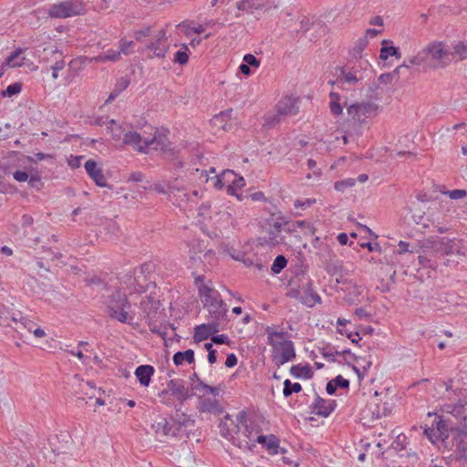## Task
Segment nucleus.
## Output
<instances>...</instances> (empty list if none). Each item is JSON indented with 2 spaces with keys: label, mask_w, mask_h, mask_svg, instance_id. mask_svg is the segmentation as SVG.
<instances>
[{
  "label": "nucleus",
  "mask_w": 467,
  "mask_h": 467,
  "mask_svg": "<svg viewBox=\"0 0 467 467\" xmlns=\"http://www.w3.org/2000/svg\"><path fill=\"white\" fill-rule=\"evenodd\" d=\"M320 260L328 275H335L342 271V263L336 259V254L333 251H331L330 254L324 255Z\"/></svg>",
  "instance_id": "nucleus-21"
},
{
  "label": "nucleus",
  "mask_w": 467,
  "mask_h": 467,
  "mask_svg": "<svg viewBox=\"0 0 467 467\" xmlns=\"http://www.w3.org/2000/svg\"><path fill=\"white\" fill-rule=\"evenodd\" d=\"M87 13L86 5L82 0H67L51 5L48 16L53 18H67Z\"/></svg>",
  "instance_id": "nucleus-3"
},
{
  "label": "nucleus",
  "mask_w": 467,
  "mask_h": 467,
  "mask_svg": "<svg viewBox=\"0 0 467 467\" xmlns=\"http://www.w3.org/2000/svg\"><path fill=\"white\" fill-rule=\"evenodd\" d=\"M407 437L403 434L398 435L396 440L391 444V447L397 451H402L405 449V441Z\"/></svg>",
  "instance_id": "nucleus-54"
},
{
  "label": "nucleus",
  "mask_w": 467,
  "mask_h": 467,
  "mask_svg": "<svg viewBox=\"0 0 467 467\" xmlns=\"http://www.w3.org/2000/svg\"><path fill=\"white\" fill-rule=\"evenodd\" d=\"M155 369L150 365H140L135 370V376L140 385L148 387Z\"/></svg>",
  "instance_id": "nucleus-25"
},
{
  "label": "nucleus",
  "mask_w": 467,
  "mask_h": 467,
  "mask_svg": "<svg viewBox=\"0 0 467 467\" xmlns=\"http://www.w3.org/2000/svg\"><path fill=\"white\" fill-rule=\"evenodd\" d=\"M283 117L279 115V113L276 111L275 114L268 115L265 119V126L268 128H273L275 125H277L281 120Z\"/></svg>",
  "instance_id": "nucleus-50"
},
{
  "label": "nucleus",
  "mask_w": 467,
  "mask_h": 467,
  "mask_svg": "<svg viewBox=\"0 0 467 467\" xmlns=\"http://www.w3.org/2000/svg\"><path fill=\"white\" fill-rule=\"evenodd\" d=\"M300 301L308 307H313L316 304L321 303V297L314 290L313 281L311 279H308L306 284L304 285Z\"/></svg>",
  "instance_id": "nucleus-19"
},
{
  "label": "nucleus",
  "mask_w": 467,
  "mask_h": 467,
  "mask_svg": "<svg viewBox=\"0 0 467 467\" xmlns=\"http://www.w3.org/2000/svg\"><path fill=\"white\" fill-rule=\"evenodd\" d=\"M172 360L176 366L182 365L183 361L192 364L194 362V351L192 349L178 351L173 355Z\"/></svg>",
  "instance_id": "nucleus-31"
},
{
  "label": "nucleus",
  "mask_w": 467,
  "mask_h": 467,
  "mask_svg": "<svg viewBox=\"0 0 467 467\" xmlns=\"http://www.w3.org/2000/svg\"><path fill=\"white\" fill-rule=\"evenodd\" d=\"M169 391H171V395L177 399L180 402V407L183 404L185 400L192 398L194 393L189 390L182 379H171L168 381Z\"/></svg>",
  "instance_id": "nucleus-12"
},
{
  "label": "nucleus",
  "mask_w": 467,
  "mask_h": 467,
  "mask_svg": "<svg viewBox=\"0 0 467 467\" xmlns=\"http://www.w3.org/2000/svg\"><path fill=\"white\" fill-rule=\"evenodd\" d=\"M427 54L425 53V48H423L420 52H419L415 57H411L408 61L409 67L410 65L421 66L427 63ZM404 64L407 65L405 62Z\"/></svg>",
  "instance_id": "nucleus-46"
},
{
  "label": "nucleus",
  "mask_w": 467,
  "mask_h": 467,
  "mask_svg": "<svg viewBox=\"0 0 467 467\" xmlns=\"http://www.w3.org/2000/svg\"><path fill=\"white\" fill-rule=\"evenodd\" d=\"M219 429H220V433L223 438L230 440L233 437L232 431H231L226 421L222 420L219 424Z\"/></svg>",
  "instance_id": "nucleus-57"
},
{
  "label": "nucleus",
  "mask_w": 467,
  "mask_h": 467,
  "mask_svg": "<svg viewBox=\"0 0 467 467\" xmlns=\"http://www.w3.org/2000/svg\"><path fill=\"white\" fill-rule=\"evenodd\" d=\"M337 402L334 400H324L318 395L316 397L315 402L311 405V413L317 414L318 416L327 418L336 409Z\"/></svg>",
  "instance_id": "nucleus-14"
},
{
  "label": "nucleus",
  "mask_w": 467,
  "mask_h": 467,
  "mask_svg": "<svg viewBox=\"0 0 467 467\" xmlns=\"http://www.w3.org/2000/svg\"><path fill=\"white\" fill-rule=\"evenodd\" d=\"M164 154V158L169 161H176L174 166L176 168H182L183 161L179 160V150L175 148H171V146L167 147L165 150H161Z\"/></svg>",
  "instance_id": "nucleus-37"
},
{
  "label": "nucleus",
  "mask_w": 467,
  "mask_h": 467,
  "mask_svg": "<svg viewBox=\"0 0 467 467\" xmlns=\"http://www.w3.org/2000/svg\"><path fill=\"white\" fill-rule=\"evenodd\" d=\"M105 304L108 307V315L110 318L121 323H130L132 317L129 315L131 305L127 296L119 290H115L108 296Z\"/></svg>",
  "instance_id": "nucleus-1"
},
{
  "label": "nucleus",
  "mask_w": 467,
  "mask_h": 467,
  "mask_svg": "<svg viewBox=\"0 0 467 467\" xmlns=\"http://www.w3.org/2000/svg\"><path fill=\"white\" fill-rule=\"evenodd\" d=\"M312 244L316 249L319 250L317 254H319L320 259L323 258L324 255L331 254L332 249L330 246L325 244L318 236L312 241Z\"/></svg>",
  "instance_id": "nucleus-40"
},
{
  "label": "nucleus",
  "mask_w": 467,
  "mask_h": 467,
  "mask_svg": "<svg viewBox=\"0 0 467 467\" xmlns=\"http://www.w3.org/2000/svg\"><path fill=\"white\" fill-rule=\"evenodd\" d=\"M182 408L175 406V413L171 419L177 424L178 434L183 432L187 439L200 441L201 431L196 427L195 420L192 415L181 412Z\"/></svg>",
  "instance_id": "nucleus-4"
},
{
  "label": "nucleus",
  "mask_w": 467,
  "mask_h": 467,
  "mask_svg": "<svg viewBox=\"0 0 467 467\" xmlns=\"http://www.w3.org/2000/svg\"><path fill=\"white\" fill-rule=\"evenodd\" d=\"M22 90V83L15 82L9 85L5 90L2 91L1 95L3 98H11L15 95H17Z\"/></svg>",
  "instance_id": "nucleus-45"
},
{
  "label": "nucleus",
  "mask_w": 467,
  "mask_h": 467,
  "mask_svg": "<svg viewBox=\"0 0 467 467\" xmlns=\"http://www.w3.org/2000/svg\"><path fill=\"white\" fill-rule=\"evenodd\" d=\"M347 106L348 116L354 122L363 123L366 119L372 117L376 114L379 106L372 102L354 103L348 106L347 101H344Z\"/></svg>",
  "instance_id": "nucleus-6"
},
{
  "label": "nucleus",
  "mask_w": 467,
  "mask_h": 467,
  "mask_svg": "<svg viewBox=\"0 0 467 467\" xmlns=\"http://www.w3.org/2000/svg\"><path fill=\"white\" fill-rule=\"evenodd\" d=\"M453 431L455 434L452 437L451 447H455L456 460L461 463H467V416H464V424L461 426V430Z\"/></svg>",
  "instance_id": "nucleus-8"
},
{
  "label": "nucleus",
  "mask_w": 467,
  "mask_h": 467,
  "mask_svg": "<svg viewBox=\"0 0 467 467\" xmlns=\"http://www.w3.org/2000/svg\"><path fill=\"white\" fill-rule=\"evenodd\" d=\"M20 324L29 332H32L33 329L36 327V324L35 322L25 317H22L20 318Z\"/></svg>",
  "instance_id": "nucleus-64"
},
{
  "label": "nucleus",
  "mask_w": 467,
  "mask_h": 467,
  "mask_svg": "<svg viewBox=\"0 0 467 467\" xmlns=\"http://www.w3.org/2000/svg\"><path fill=\"white\" fill-rule=\"evenodd\" d=\"M197 409L201 412H208L215 415H220L223 412V409L219 404L218 400L211 398L200 399Z\"/></svg>",
  "instance_id": "nucleus-22"
},
{
  "label": "nucleus",
  "mask_w": 467,
  "mask_h": 467,
  "mask_svg": "<svg viewBox=\"0 0 467 467\" xmlns=\"http://www.w3.org/2000/svg\"><path fill=\"white\" fill-rule=\"evenodd\" d=\"M170 131L167 129H162L161 130H156L152 138H149L150 146L156 144L155 150L160 149L165 150L167 147L171 146V141L168 138Z\"/></svg>",
  "instance_id": "nucleus-24"
},
{
  "label": "nucleus",
  "mask_w": 467,
  "mask_h": 467,
  "mask_svg": "<svg viewBox=\"0 0 467 467\" xmlns=\"http://www.w3.org/2000/svg\"><path fill=\"white\" fill-rule=\"evenodd\" d=\"M273 348V362L276 366L284 365L286 362L292 361L296 358V351L294 342L291 340H283L275 343V348Z\"/></svg>",
  "instance_id": "nucleus-7"
},
{
  "label": "nucleus",
  "mask_w": 467,
  "mask_h": 467,
  "mask_svg": "<svg viewBox=\"0 0 467 467\" xmlns=\"http://www.w3.org/2000/svg\"><path fill=\"white\" fill-rule=\"evenodd\" d=\"M220 330L218 320H213L208 324H202L195 327L193 339L195 342H201L213 336Z\"/></svg>",
  "instance_id": "nucleus-16"
},
{
  "label": "nucleus",
  "mask_w": 467,
  "mask_h": 467,
  "mask_svg": "<svg viewBox=\"0 0 467 467\" xmlns=\"http://www.w3.org/2000/svg\"><path fill=\"white\" fill-rule=\"evenodd\" d=\"M52 55L56 59V62L50 67L52 71H59L63 69L65 67V61L63 59L62 53L56 49L52 51Z\"/></svg>",
  "instance_id": "nucleus-48"
},
{
  "label": "nucleus",
  "mask_w": 467,
  "mask_h": 467,
  "mask_svg": "<svg viewBox=\"0 0 467 467\" xmlns=\"http://www.w3.org/2000/svg\"><path fill=\"white\" fill-rule=\"evenodd\" d=\"M355 185V180L354 179H348L345 181H339L336 182L334 184V187L338 192L345 191L346 188L352 187Z\"/></svg>",
  "instance_id": "nucleus-53"
},
{
  "label": "nucleus",
  "mask_w": 467,
  "mask_h": 467,
  "mask_svg": "<svg viewBox=\"0 0 467 467\" xmlns=\"http://www.w3.org/2000/svg\"><path fill=\"white\" fill-rule=\"evenodd\" d=\"M226 175H232L234 177L236 176V174L233 171H224L222 175L217 176L216 182L214 183L215 188L222 189L224 186L223 180Z\"/></svg>",
  "instance_id": "nucleus-58"
},
{
  "label": "nucleus",
  "mask_w": 467,
  "mask_h": 467,
  "mask_svg": "<svg viewBox=\"0 0 467 467\" xmlns=\"http://www.w3.org/2000/svg\"><path fill=\"white\" fill-rule=\"evenodd\" d=\"M211 340L213 344L220 345V344H229L230 340L226 335L221 334V335H213L211 337Z\"/></svg>",
  "instance_id": "nucleus-62"
},
{
  "label": "nucleus",
  "mask_w": 467,
  "mask_h": 467,
  "mask_svg": "<svg viewBox=\"0 0 467 467\" xmlns=\"http://www.w3.org/2000/svg\"><path fill=\"white\" fill-rule=\"evenodd\" d=\"M409 68V66L406 64H402L398 66L392 73H383L379 77V81L383 84H388L392 81V79L396 77L399 79V75L402 69Z\"/></svg>",
  "instance_id": "nucleus-36"
},
{
  "label": "nucleus",
  "mask_w": 467,
  "mask_h": 467,
  "mask_svg": "<svg viewBox=\"0 0 467 467\" xmlns=\"http://www.w3.org/2000/svg\"><path fill=\"white\" fill-rule=\"evenodd\" d=\"M24 52L21 47H18L5 59V65L10 67H21L23 65L24 58L19 60L20 55Z\"/></svg>",
  "instance_id": "nucleus-39"
},
{
  "label": "nucleus",
  "mask_w": 467,
  "mask_h": 467,
  "mask_svg": "<svg viewBox=\"0 0 467 467\" xmlns=\"http://www.w3.org/2000/svg\"><path fill=\"white\" fill-rule=\"evenodd\" d=\"M290 373L296 378L311 379L313 377V370L311 367L306 364L305 366L294 365L290 368Z\"/></svg>",
  "instance_id": "nucleus-33"
},
{
  "label": "nucleus",
  "mask_w": 467,
  "mask_h": 467,
  "mask_svg": "<svg viewBox=\"0 0 467 467\" xmlns=\"http://www.w3.org/2000/svg\"><path fill=\"white\" fill-rule=\"evenodd\" d=\"M120 58V52L115 50H109L106 53L99 55L95 57L96 61L106 62V61H117Z\"/></svg>",
  "instance_id": "nucleus-44"
},
{
  "label": "nucleus",
  "mask_w": 467,
  "mask_h": 467,
  "mask_svg": "<svg viewBox=\"0 0 467 467\" xmlns=\"http://www.w3.org/2000/svg\"><path fill=\"white\" fill-rule=\"evenodd\" d=\"M28 184L31 188L40 190L43 185V182H41L40 176L31 175V177L28 179Z\"/></svg>",
  "instance_id": "nucleus-61"
},
{
  "label": "nucleus",
  "mask_w": 467,
  "mask_h": 467,
  "mask_svg": "<svg viewBox=\"0 0 467 467\" xmlns=\"http://www.w3.org/2000/svg\"><path fill=\"white\" fill-rule=\"evenodd\" d=\"M199 296L203 298V302L206 301V299L211 298L213 296L216 295L218 291H215L214 289L211 288L209 285L205 284H200L198 287Z\"/></svg>",
  "instance_id": "nucleus-47"
},
{
  "label": "nucleus",
  "mask_w": 467,
  "mask_h": 467,
  "mask_svg": "<svg viewBox=\"0 0 467 467\" xmlns=\"http://www.w3.org/2000/svg\"><path fill=\"white\" fill-rule=\"evenodd\" d=\"M232 112L233 109H229L214 115L211 119V125L224 131L231 130L233 127L232 122H230Z\"/></svg>",
  "instance_id": "nucleus-20"
},
{
  "label": "nucleus",
  "mask_w": 467,
  "mask_h": 467,
  "mask_svg": "<svg viewBox=\"0 0 467 467\" xmlns=\"http://www.w3.org/2000/svg\"><path fill=\"white\" fill-rule=\"evenodd\" d=\"M337 333H339L341 335H346V337L348 338H349L351 340V342L354 344H358V341L361 339V337H359V331H358V330L355 332H351V331L344 330L342 328H337Z\"/></svg>",
  "instance_id": "nucleus-51"
},
{
  "label": "nucleus",
  "mask_w": 467,
  "mask_h": 467,
  "mask_svg": "<svg viewBox=\"0 0 467 467\" xmlns=\"http://www.w3.org/2000/svg\"><path fill=\"white\" fill-rule=\"evenodd\" d=\"M146 49L152 50L153 55L157 57L162 58L165 57L169 47L165 46L164 43L151 41L146 46Z\"/></svg>",
  "instance_id": "nucleus-34"
},
{
  "label": "nucleus",
  "mask_w": 467,
  "mask_h": 467,
  "mask_svg": "<svg viewBox=\"0 0 467 467\" xmlns=\"http://www.w3.org/2000/svg\"><path fill=\"white\" fill-rule=\"evenodd\" d=\"M183 50H179L174 54L173 61L174 63H178L179 65H186L189 61V54H188V47L183 44L182 45Z\"/></svg>",
  "instance_id": "nucleus-43"
},
{
  "label": "nucleus",
  "mask_w": 467,
  "mask_h": 467,
  "mask_svg": "<svg viewBox=\"0 0 467 467\" xmlns=\"http://www.w3.org/2000/svg\"><path fill=\"white\" fill-rule=\"evenodd\" d=\"M297 102L296 99L285 97L277 103L275 109L283 118L294 116L298 113L299 107Z\"/></svg>",
  "instance_id": "nucleus-18"
},
{
  "label": "nucleus",
  "mask_w": 467,
  "mask_h": 467,
  "mask_svg": "<svg viewBox=\"0 0 467 467\" xmlns=\"http://www.w3.org/2000/svg\"><path fill=\"white\" fill-rule=\"evenodd\" d=\"M151 35V26H146L143 29L136 30L133 33V36L138 42H141L144 37Z\"/></svg>",
  "instance_id": "nucleus-52"
},
{
  "label": "nucleus",
  "mask_w": 467,
  "mask_h": 467,
  "mask_svg": "<svg viewBox=\"0 0 467 467\" xmlns=\"http://www.w3.org/2000/svg\"><path fill=\"white\" fill-rule=\"evenodd\" d=\"M286 265L287 259L285 258V256L283 254H279L275 258L274 263L272 264L271 266V271L274 274H279L284 268H285Z\"/></svg>",
  "instance_id": "nucleus-42"
},
{
  "label": "nucleus",
  "mask_w": 467,
  "mask_h": 467,
  "mask_svg": "<svg viewBox=\"0 0 467 467\" xmlns=\"http://www.w3.org/2000/svg\"><path fill=\"white\" fill-rule=\"evenodd\" d=\"M340 74L337 76L336 81H329L328 83L331 85L334 84H343V83H348V84H355L358 81V78L356 77V75L352 72H347L345 67H341Z\"/></svg>",
  "instance_id": "nucleus-32"
},
{
  "label": "nucleus",
  "mask_w": 467,
  "mask_h": 467,
  "mask_svg": "<svg viewBox=\"0 0 467 467\" xmlns=\"http://www.w3.org/2000/svg\"><path fill=\"white\" fill-rule=\"evenodd\" d=\"M301 390L302 386L299 383H292L289 379L284 381L283 394L285 398L291 396L293 393H298Z\"/></svg>",
  "instance_id": "nucleus-41"
},
{
  "label": "nucleus",
  "mask_w": 467,
  "mask_h": 467,
  "mask_svg": "<svg viewBox=\"0 0 467 467\" xmlns=\"http://www.w3.org/2000/svg\"><path fill=\"white\" fill-rule=\"evenodd\" d=\"M85 170L88 176L95 182L99 187L109 186L106 182V178L103 174L102 169L98 166L96 161L89 159L86 161Z\"/></svg>",
  "instance_id": "nucleus-17"
},
{
  "label": "nucleus",
  "mask_w": 467,
  "mask_h": 467,
  "mask_svg": "<svg viewBox=\"0 0 467 467\" xmlns=\"http://www.w3.org/2000/svg\"><path fill=\"white\" fill-rule=\"evenodd\" d=\"M445 238L439 236H430L421 242L420 247L424 252H431L434 254H441L442 241Z\"/></svg>",
  "instance_id": "nucleus-26"
},
{
  "label": "nucleus",
  "mask_w": 467,
  "mask_h": 467,
  "mask_svg": "<svg viewBox=\"0 0 467 467\" xmlns=\"http://www.w3.org/2000/svg\"><path fill=\"white\" fill-rule=\"evenodd\" d=\"M244 62L246 65H248L250 67H253L257 68L260 66V60L258 58H256V57L254 56L253 54L244 55Z\"/></svg>",
  "instance_id": "nucleus-55"
},
{
  "label": "nucleus",
  "mask_w": 467,
  "mask_h": 467,
  "mask_svg": "<svg viewBox=\"0 0 467 467\" xmlns=\"http://www.w3.org/2000/svg\"><path fill=\"white\" fill-rule=\"evenodd\" d=\"M130 84V80L127 77H122L117 81L115 87L118 88V90L122 92L129 87Z\"/></svg>",
  "instance_id": "nucleus-63"
},
{
  "label": "nucleus",
  "mask_w": 467,
  "mask_h": 467,
  "mask_svg": "<svg viewBox=\"0 0 467 467\" xmlns=\"http://www.w3.org/2000/svg\"><path fill=\"white\" fill-rule=\"evenodd\" d=\"M72 387L74 388V394L78 400H85V397L92 399L95 397L96 387L92 381H84L80 379L78 375L73 378Z\"/></svg>",
  "instance_id": "nucleus-11"
},
{
  "label": "nucleus",
  "mask_w": 467,
  "mask_h": 467,
  "mask_svg": "<svg viewBox=\"0 0 467 467\" xmlns=\"http://www.w3.org/2000/svg\"><path fill=\"white\" fill-rule=\"evenodd\" d=\"M156 431L161 432L163 435H171V436H177V424L170 420L163 418L161 421H159L156 425Z\"/></svg>",
  "instance_id": "nucleus-28"
},
{
  "label": "nucleus",
  "mask_w": 467,
  "mask_h": 467,
  "mask_svg": "<svg viewBox=\"0 0 467 467\" xmlns=\"http://www.w3.org/2000/svg\"><path fill=\"white\" fill-rule=\"evenodd\" d=\"M368 44L367 36L359 37L353 47L352 50L350 51L351 56L354 58H361V54L364 51V49L367 47Z\"/></svg>",
  "instance_id": "nucleus-38"
},
{
  "label": "nucleus",
  "mask_w": 467,
  "mask_h": 467,
  "mask_svg": "<svg viewBox=\"0 0 467 467\" xmlns=\"http://www.w3.org/2000/svg\"><path fill=\"white\" fill-rule=\"evenodd\" d=\"M425 53L432 61V64L428 65L432 68H444L451 62V57H452V54L449 49L445 48L443 42L435 41L431 43L425 47Z\"/></svg>",
  "instance_id": "nucleus-5"
},
{
  "label": "nucleus",
  "mask_w": 467,
  "mask_h": 467,
  "mask_svg": "<svg viewBox=\"0 0 467 467\" xmlns=\"http://www.w3.org/2000/svg\"><path fill=\"white\" fill-rule=\"evenodd\" d=\"M284 224V216L280 212L271 213L269 217L265 220V226L267 227V236L261 237L259 240L261 244L269 246H276L282 241L283 237L280 235Z\"/></svg>",
  "instance_id": "nucleus-2"
},
{
  "label": "nucleus",
  "mask_w": 467,
  "mask_h": 467,
  "mask_svg": "<svg viewBox=\"0 0 467 467\" xmlns=\"http://www.w3.org/2000/svg\"><path fill=\"white\" fill-rule=\"evenodd\" d=\"M389 44H392V42L387 39L382 40L379 58L381 60H387L389 57H395L400 59L401 57V53L399 48L392 45L389 46Z\"/></svg>",
  "instance_id": "nucleus-29"
},
{
  "label": "nucleus",
  "mask_w": 467,
  "mask_h": 467,
  "mask_svg": "<svg viewBox=\"0 0 467 467\" xmlns=\"http://www.w3.org/2000/svg\"><path fill=\"white\" fill-rule=\"evenodd\" d=\"M278 4L275 0H241L236 3V8L239 11L252 15L254 10H263L265 12L276 8Z\"/></svg>",
  "instance_id": "nucleus-9"
},
{
  "label": "nucleus",
  "mask_w": 467,
  "mask_h": 467,
  "mask_svg": "<svg viewBox=\"0 0 467 467\" xmlns=\"http://www.w3.org/2000/svg\"><path fill=\"white\" fill-rule=\"evenodd\" d=\"M204 306L208 308V311L214 320L225 319L226 313L228 311L226 304L221 298L219 293L213 296L211 298L206 299L203 302Z\"/></svg>",
  "instance_id": "nucleus-10"
},
{
  "label": "nucleus",
  "mask_w": 467,
  "mask_h": 467,
  "mask_svg": "<svg viewBox=\"0 0 467 467\" xmlns=\"http://www.w3.org/2000/svg\"><path fill=\"white\" fill-rule=\"evenodd\" d=\"M441 255L456 257V260L448 259L445 263L446 265H449L451 261L456 265L459 264V260H461L464 255V254L461 251L460 241H457L456 239H444L442 241Z\"/></svg>",
  "instance_id": "nucleus-15"
},
{
  "label": "nucleus",
  "mask_w": 467,
  "mask_h": 467,
  "mask_svg": "<svg viewBox=\"0 0 467 467\" xmlns=\"http://www.w3.org/2000/svg\"><path fill=\"white\" fill-rule=\"evenodd\" d=\"M332 382L336 383L337 388L347 389L349 387V381L344 379L341 375L337 376L332 379Z\"/></svg>",
  "instance_id": "nucleus-60"
},
{
  "label": "nucleus",
  "mask_w": 467,
  "mask_h": 467,
  "mask_svg": "<svg viewBox=\"0 0 467 467\" xmlns=\"http://www.w3.org/2000/svg\"><path fill=\"white\" fill-rule=\"evenodd\" d=\"M444 193L447 194L452 200H458V199H462V198L465 197L467 195V191L462 190V189H457V190L447 191Z\"/></svg>",
  "instance_id": "nucleus-56"
},
{
  "label": "nucleus",
  "mask_w": 467,
  "mask_h": 467,
  "mask_svg": "<svg viewBox=\"0 0 467 467\" xmlns=\"http://www.w3.org/2000/svg\"><path fill=\"white\" fill-rule=\"evenodd\" d=\"M329 98L331 101L329 103L330 111L334 116H339L343 111V107L340 103V95L337 92H330Z\"/></svg>",
  "instance_id": "nucleus-35"
},
{
  "label": "nucleus",
  "mask_w": 467,
  "mask_h": 467,
  "mask_svg": "<svg viewBox=\"0 0 467 467\" xmlns=\"http://www.w3.org/2000/svg\"><path fill=\"white\" fill-rule=\"evenodd\" d=\"M436 429L438 438H440L442 441V442L445 443V446H448L447 440L449 439L450 435L453 437L455 434V431H453V430H461V427L455 428L452 425H450L446 420L440 418L439 420L436 422Z\"/></svg>",
  "instance_id": "nucleus-23"
},
{
  "label": "nucleus",
  "mask_w": 467,
  "mask_h": 467,
  "mask_svg": "<svg viewBox=\"0 0 467 467\" xmlns=\"http://www.w3.org/2000/svg\"><path fill=\"white\" fill-rule=\"evenodd\" d=\"M123 143L132 146L137 151L147 153L150 147L149 138H142L137 131L126 132L123 136Z\"/></svg>",
  "instance_id": "nucleus-13"
},
{
  "label": "nucleus",
  "mask_w": 467,
  "mask_h": 467,
  "mask_svg": "<svg viewBox=\"0 0 467 467\" xmlns=\"http://www.w3.org/2000/svg\"><path fill=\"white\" fill-rule=\"evenodd\" d=\"M134 45V42L131 41V40H126L125 38H122L120 39L119 41V48H120V53L122 52L123 54L125 55H128L130 53V47H133Z\"/></svg>",
  "instance_id": "nucleus-59"
},
{
  "label": "nucleus",
  "mask_w": 467,
  "mask_h": 467,
  "mask_svg": "<svg viewBox=\"0 0 467 467\" xmlns=\"http://www.w3.org/2000/svg\"><path fill=\"white\" fill-rule=\"evenodd\" d=\"M465 405H466V402H462L461 400L455 404H445L443 406L442 411L451 413L456 419L462 417V420H463V422L462 423V424H464V416H467V414H465Z\"/></svg>",
  "instance_id": "nucleus-30"
},
{
  "label": "nucleus",
  "mask_w": 467,
  "mask_h": 467,
  "mask_svg": "<svg viewBox=\"0 0 467 467\" xmlns=\"http://www.w3.org/2000/svg\"><path fill=\"white\" fill-rule=\"evenodd\" d=\"M453 50L454 51L451 52L452 57L454 55H458L461 60L465 59L467 57V46L464 43L460 42L456 44L453 47Z\"/></svg>",
  "instance_id": "nucleus-49"
},
{
  "label": "nucleus",
  "mask_w": 467,
  "mask_h": 467,
  "mask_svg": "<svg viewBox=\"0 0 467 467\" xmlns=\"http://www.w3.org/2000/svg\"><path fill=\"white\" fill-rule=\"evenodd\" d=\"M255 441L262 444L271 454L278 453L279 440L276 436L273 434L269 436L259 435Z\"/></svg>",
  "instance_id": "nucleus-27"
}]
</instances>
